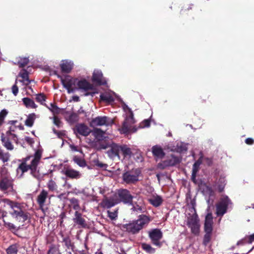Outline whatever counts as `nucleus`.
<instances>
[{
	"label": "nucleus",
	"mask_w": 254,
	"mask_h": 254,
	"mask_svg": "<svg viewBox=\"0 0 254 254\" xmlns=\"http://www.w3.org/2000/svg\"><path fill=\"white\" fill-rule=\"evenodd\" d=\"M150 221L151 219L149 216L141 214L138 216L137 219L124 224L123 227L128 233L131 234H136L146 227Z\"/></svg>",
	"instance_id": "f257e3e1"
},
{
	"label": "nucleus",
	"mask_w": 254,
	"mask_h": 254,
	"mask_svg": "<svg viewBox=\"0 0 254 254\" xmlns=\"http://www.w3.org/2000/svg\"><path fill=\"white\" fill-rule=\"evenodd\" d=\"M42 156V154L39 150L36 151L34 155V158L31 162L30 165L26 164V161L30 159V156L26 157L23 159L22 162L19 165L18 169L22 171V173L30 170V174L34 177L37 175V169L38 165L40 162Z\"/></svg>",
	"instance_id": "f03ea898"
},
{
	"label": "nucleus",
	"mask_w": 254,
	"mask_h": 254,
	"mask_svg": "<svg viewBox=\"0 0 254 254\" xmlns=\"http://www.w3.org/2000/svg\"><path fill=\"white\" fill-rule=\"evenodd\" d=\"M213 216L211 213H208L205 216L204 231L205 234L203 239V244L207 246L210 242L212 238L213 231Z\"/></svg>",
	"instance_id": "7ed1b4c3"
},
{
	"label": "nucleus",
	"mask_w": 254,
	"mask_h": 254,
	"mask_svg": "<svg viewBox=\"0 0 254 254\" xmlns=\"http://www.w3.org/2000/svg\"><path fill=\"white\" fill-rule=\"evenodd\" d=\"M200 220L194 210V213L187 218V225L190 229L191 233L194 235H198L200 233Z\"/></svg>",
	"instance_id": "20e7f679"
},
{
	"label": "nucleus",
	"mask_w": 254,
	"mask_h": 254,
	"mask_svg": "<svg viewBox=\"0 0 254 254\" xmlns=\"http://www.w3.org/2000/svg\"><path fill=\"white\" fill-rule=\"evenodd\" d=\"M116 194L117 196V201H119V203L123 202L127 205H133V196L131 194L128 190L125 189H119Z\"/></svg>",
	"instance_id": "39448f33"
},
{
	"label": "nucleus",
	"mask_w": 254,
	"mask_h": 254,
	"mask_svg": "<svg viewBox=\"0 0 254 254\" xmlns=\"http://www.w3.org/2000/svg\"><path fill=\"white\" fill-rule=\"evenodd\" d=\"M230 204H232V202L228 196H223L216 205V215L218 216H223L227 212L228 206Z\"/></svg>",
	"instance_id": "423d86ee"
},
{
	"label": "nucleus",
	"mask_w": 254,
	"mask_h": 254,
	"mask_svg": "<svg viewBox=\"0 0 254 254\" xmlns=\"http://www.w3.org/2000/svg\"><path fill=\"white\" fill-rule=\"evenodd\" d=\"M140 173L138 169L127 171L123 174V180L127 184H135L139 181Z\"/></svg>",
	"instance_id": "0eeeda50"
},
{
	"label": "nucleus",
	"mask_w": 254,
	"mask_h": 254,
	"mask_svg": "<svg viewBox=\"0 0 254 254\" xmlns=\"http://www.w3.org/2000/svg\"><path fill=\"white\" fill-rule=\"evenodd\" d=\"M148 236L153 245L158 248L161 247L162 243L160 240L163 238V233L160 229L156 228L149 231Z\"/></svg>",
	"instance_id": "6e6552de"
},
{
	"label": "nucleus",
	"mask_w": 254,
	"mask_h": 254,
	"mask_svg": "<svg viewBox=\"0 0 254 254\" xmlns=\"http://www.w3.org/2000/svg\"><path fill=\"white\" fill-rule=\"evenodd\" d=\"M114 124V121L106 116H98L93 119L91 122L92 126H110Z\"/></svg>",
	"instance_id": "1a4fd4ad"
},
{
	"label": "nucleus",
	"mask_w": 254,
	"mask_h": 254,
	"mask_svg": "<svg viewBox=\"0 0 254 254\" xmlns=\"http://www.w3.org/2000/svg\"><path fill=\"white\" fill-rule=\"evenodd\" d=\"M135 121L133 117V112L129 109V114L124 121L122 127L120 129L123 133L127 134L129 130V126L134 124Z\"/></svg>",
	"instance_id": "9d476101"
},
{
	"label": "nucleus",
	"mask_w": 254,
	"mask_h": 254,
	"mask_svg": "<svg viewBox=\"0 0 254 254\" xmlns=\"http://www.w3.org/2000/svg\"><path fill=\"white\" fill-rule=\"evenodd\" d=\"M118 203L119 201H117V194H115L110 197L105 196L100 203V205L104 208L109 209Z\"/></svg>",
	"instance_id": "9b49d317"
},
{
	"label": "nucleus",
	"mask_w": 254,
	"mask_h": 254,
	"mask_svg": "<svg viewBox=\"0 0 254 254\" xmlns=\"http://www.w3.org/2000/svg\"><path fill=\"white\" fill-rule=\"evenodd\" d=\"M74 222V226L77 225L78 228H85L87 224L85 219L82 217V214L76 211L74 213V217L72 219Z\"/></svg>",
	"instance_id": "f8f14e48"
},
{
	"label": "nucleus",
	"mask_w": 254,
	"mask_h": 254,
	"mask_svg": "<svg viewBox=\"0 0 254 254\" xmlns=\"http://www.w3.org/2000/svg\"><path fill=\"white\" fill-rule=\"evenodd\" d=\"M74 132L76 134L87 136L91 133V130L84 124H78L74 127Z\"/></svg>",
	"instance_id": "ddd939ff"
},
{
	"label": "nucleus",
	"mask_w": 254,
	"mask_h": 254,
	"mask_svg": "<svg viewBox=\"0 0 254 254\" xmlns=\"http://www.w3.org/2000/svg\"><path fill=\"white\" fill-rule=\"evenodd\" d=\"M73 62L68 60H63L60 64L62 72L63 73H69L73 67Z\"/></svg>",
	"instance_id": "4468645a"
},
{
	"label": "nucleus",
	"mask_w": 254,
	"mask_h": 254,
	"mask_svg": "<svg viewBox=\"0 0 254 254\" xmlns=\"http://www.w3.org/2000/svg\"><path fill=\"white\" fill-rule=\"evenodd\" d=\"M48 196V193L47 191L45 190H43L38 195L37 198V202L39 205L40 209L43 212H44V206Z\"/></svg>",
	"instance_id": "2eb2a0df"
},
{
	"label": "nucleus",
	"mask_w": 254,
	"mask_h": 254,
	"mask_svg": "<svg viewBox=\"0 0 254 254\" xmlns=\"http://www.w3.org/2000/svg\"><path fill=\"white\" fill-rule=\"evenodd\" d=\"M92 80L93 82L96 83L99 85H104L107 84V82L104 78L102 72L100 71L94 72Z\"/></svg>",
	"instance_id": "dca6fc26"
},
{
	"label": "nucleus",
	"mask_w": 254,
	"mask_h": 254,
	"mask_svg": "<svg viewBox=\"0 0 254 254\" xmlns=\"http://www.w3.org/2000/svg\"><path fill=\"white\" fill-rule=\"evenodd\" d=\"M77 85L79 89H83L85 91L95 89L93 85L85 79L79 80L77 83Z\"/></svg>",
	"instance_id": "f3484780"
},
{
	"label": "nucleus",
	"mask_w": 254,
	"mask_h": 254,
	"mask_svg": "<svg viewBox=\"0 0 254 254\" xmlns=\"http://www.w3.org/2000/svg\"><path fill=\"white\" fill-rule=\"evenodd\" d=\"M61 78V83L63 86L67 90L68 93L73 92L74 89L72 87V86L75 82L72 81V79L66 80L64 79L62 76H58Z\"/></svg>",
	"instance_id": "a211bd4d"
},
{
	"label": "nucleus",
	"mask_w": 254,
	"mask_h": 254,
	"mask_svg": "<svg viewBox=\"0 0 254 254\" xmlns=\"http://www.w3.org/2000/svg\"><path fill=\"white\" fill-rule=\"evenodd\" d=\"M29 72L24 68H22L18 74V76L21 78L19 81L22 82L25 85H28L30 83V80L29 78Z\"/></svg>",
	"instance_id": "6ab92c4d"
},
{
	"label": "nucleus",
	"mask_w": 254,
	"mask_h": 254,
	"mask_svg": "<svg viewBox=\"0 0 254 254\" xmlns=\"http://www.w3.org/2000/svg\"><path fill=\"white\" fill-rule=\"evenodd\" d=\"M152 152L154 157L160 159L163 158L165 155L162 147L157 145L152 147Z\"/></svg>",
	"instance_id": "aec40b11"
},
{
	"label": "nucleus",
	"mask_w": 254,
	"mask_h": 254,
	"mask_svg": "<svg viewBox=\"0 0 254 254\" xmlns=\"http://www.w3.org/2000/svg\"><path fill=\"white\" fill-rule=\"evenodd\" d=\"M120 151V145L116 143H113L111 146V149L108 150L109 155L111 157H120L119 152Z\"/></svg>",
	"instance_id": "412c9836"
},
{
	"label": "nucleus",
	"mask_w": 254,
	"mask_h": 254,
	"mask_svg": "<svg viewBox=\"0 0 254 254\" xmlns=\"http://www.w3.org/2000/svg\"><path fill=\"white\" fill-rule=\"evenodd\" d=\"M192 4H184L181 9L180 14L182 18H185L188 16L190 13V11L192 10Z\"/></svg>",
	"instance_id": "4be33fe9"
},
{
	"label": "nucleus",
	"mask_w": 254,
	"mask_h": 254,
	"mask_svg": "<svg viewBox=\"0 0 254 254\" xmlns=\"http://www.w3.org/2000/svg\"><path fill=\"white\" fill-rule=\"evenodd\" d=\"M29 214L27 212L23 211L22 210H20L19 211H17V221L21 223L25 222L30 219Z\"/></svg>",
	"instance_id": "5701e85b"
},
{
	"label": "nucleus",
	"mask_w": 254,
	"mask_h": 254,
	"mask_svg": "<svg viewBox=\"0 0 254 254\" xmlns=\"http://www.w3.org/2000/svg\"><path fill=\"white\" fill-rule=\"evenodd\" d=\"M65 175L71 179H79L81 175L79 172L73 169H67L64 172Z\"/></svg>",
	"instance_id": "b1692460"
},
{
	"label": "nucleus",
	"mask_w": 254,
	"mask_h": 254,
	"mask_svg": "<svg viewBox=\"0 0 254 254\" xmlns=\"http://www.w3.org/2000/svg\"><path fill=\"white\" fill-rule=\"evenodd\" d=\"M180 160L178 157L172 155L170 158L164 160V164L167 167L173 166L180 163Z\"/></svg>",
	"instance_id": "393cba45"
},
{
	"label": "nucleus",
	"mask_w": 254,
	"mask_h": 254,
	"mask_svg": "<svg viewBox=\"0 0 254 254\" xmlns=\"http://www.w3.org/2000/svg\"><path fill=\"white\" fill-rule=\"evenodd\" d=\"M1 141L3 144V145L8 150H12L13 149V146L10 141V138H12L11 136H4L3 133H2L1 136Z\"/></svg>",
	"instance_id": "a878e982"
},
{
	"label": "nucleus",
	"mask_w": 254,
	"mask_h": 254,
	"mask_svg": "<svg viewBox=\"0 0 254 254\" xmlns=\"http://www.w3.org/2000/svg\"><path fill=\"white\" fill-rule=\"evenodd\" d=\"M149 202L154 207H158L163 202V199L162 197L159 195H156L152 198H150L148 199Z\"/></svg>",
	"instance_id": "bb28decb"
},
{
	"label": "nucleus",
	"mask_w": 254,
	"mask_h": 254,
	"mask_svg": "<svg viewBox=\"0 0 254 254\" xmlns=\"http://www.w3.org/2000/svg\"><path fill=\"white\" fill-rule=\"evenodd\" d=\"M61 235L63 238V242L64 243L65 246L67 248V249L69 250L70 249L73 251L74 246V244L71 243L70 238L68 236L64 237L62 233H61Z\"/></svg>",
	"instance_id": "cd10ccee"
},
{
	"label": "nucleus",
	"mask_w": 254,
	"mask_h": 254,
	"mask_svg": "<svg viewBox=\"0 0 254 254\" xmlns=\"http://www.w3.org/2000/svg\"><path fill=\"white\" fill-rule=\"evenodd\" d=\"M120 151L122 152L124 157H130L132 155L131 149L127 145H120Z\"/></svg>",
	"instance_id": "c85d7f7f"
},
{
	"label": "nucleus",
	"mask_w": 254,
	"mask_h": 254,
	"mask_svg": "<svg viewBox=\"0 0 254 254\" xmlns=\"http://www.w3.org/2000/svg\"><path fill=\"white\" fill-rule=\"evenodd\" d=\"M16 121H10L9 122V124H11V126L9 127V130L6 132V135L11 136L12 138H14L16 136L15 132V130L16 129V126H15V123Z\"/></svg>",
	"instance_id": "c756f323"
},
{
	"label": "nucleus",
	"mask_w": 254,
	"mask_h": 254,
	"mask_svg": "<svg viewBox=\"0 0 254 254\" xmlns=\"http://www.w3.org/2000/svg\"><path fill=\"white\" fill-rule=\"evenodd\" d=\"M24 104L28 108H36L37 105L35 104L33 100L29 98H24L22 99Z\"/></svg>",
	"instance_id": "7c9ffc66"
},
{
	"label": "nucleus",
	"mask_w": 254,
	"mask_h": 254,
	"mask_svg": "<svg viewBox=\"0 0 254 254\" xmlns=\"http://www.w3.org/2000/svg\"><path fill=\"white\" fill-rule=\"evenodd\" d=\"M100 99L106 103H110L114 101V99L110 94L102 93L100 95Z\"/></svg>",
	"instance_id": "2f4dec72"
},
{
	"label": "nucleus",
	"mask_w": 254,
	"mask_h": 254,
	"mask_svg": "<svg viewBox=\"0 0 254 254\" xmlns=\"http://www.w3.org/2000/svg\"><path fill=\"white\" fill-rule=\"evenodd\" d=\"M65 119L68 123L73 124L78 121V116L76 113L72 112L69 114L68 117H65Z\"/></svg>",
	"instance_id": "473e14b6"
},
{
	"label": "nucleus",
	"mask_w": 254,
	"mask_h": 254,
	"mask_svg": "<svg viewBox=\"0 0 254 254\" xmlns=\"http://www.w3.org/2000/svg\"><path fill=\"white\" fill-rule=\"evenodd\" d=\"M73 160L78 166L81 167H84L87 165L85 160L77 156H75L73 158Z\"/></svg>",
	"instance_id": "72a5a7b5"
},
{
	"label": "nucleus",
	"mask_w": 254,
	"mask_h": 254,
	"mask_svg": "<svg viewBox=\"0 0 254 254\" xmlns=\"http://www.w3.org/2000/svg\"><path fill=\"white\" fill-rule=\"evenodd\" d=\"M141 247L144 251L149 254H154L156 251L155 249L152 248L150 245L146 243L142 244Z\"/></svg>",
	"instance_id": "f704fd0d"
},
{
	"label": "nucleus",
	"mask_w": 254,
	"mask_h": 254,
	"mask_svg": "<svg viewBox=\"0 0 254 254\" xmlns=\"http://www.w3.org/2000/svg\"><path fill=\"white\" fill-rule=\"evenodd\" d=\"M35 117V114L32 113L29 114L25 122V125L27 126V127H31L33 125Z\"/></svg>",
	"instance_id": "c9c22d12"
},
{
	"label": "nucleus",
	"mask_w": 254,
	"mask_h": 254,
	"mask_svg": "<svg viewBox=\"0 0 254 254\" xmlns=\"http://www.w3.org/2000/svg\"><path fill=\"white\" fill-rule=\"evenodd\" d=\"M202 156H200L199 159L195 162L192 166V170L193 171V174L197 173L199 170V166L202 162Z\"/></svg>",
	"instance_id": "e433bc0d"
},
{
	"label": "nucleus",
	"mask_w": 254,
	"mask_h": 254,
	"mask_svg": "<svg viewBox=\"0 0 254 254\" xmlns=\"http://www.w3.org/2000/svg\"><path fill=\"white\" fill-rule=\"evenodd\" d=\"M47 187L49 190L51 191H54L58 189V186L55 181L53 180H50L47 183Z\"/></svg>",
	"instance_id": "4c0bfd02"
},
{
	"label": "nucleus",
	"mask_w": 254,
	"mask_h": 254,
	"mask_svg": "<svg viewBox=\"0 0 254 254\" xmlns=\"http://www.w3.org/2000/svg\"><path fill=\"white\" fill-rule=\"evenodd\" d=\"M204 191L206 194L208 195L209 197L214 196L215 195V192L212 188L209 185H205Z\"/></svg>",
	"instance_id": "58836bf2"
},
{
	"label": "nucleus",
	"mask_w": 254,
	"mask_h": 254,
	"mask_svg": "<svg viewBox=\"0 0 254 254\" xmlns=\"http://www.w3.org/2000/svg\"><path fill=\"white\" fill-rule=\"evenodd\" d=\"M29 62V60L28 58H22L20 59V60L17 63V64L19 67L23 68L26 66Z\"/></svg>",
	"instance_id": "ea45409f"
},
{
	"label": "nucleus",
	"mask_w": 254,
	"mask_h": 254,
	"mask_svg": "<svg viewBox=\"0 0 254 254\" xmlns=\"http://www.w3.org/2000/svg\"><path fill=\"white\" fill-rule=\"evenodd\" d=\"M35 99L37 102L40 103L42 105H46V104H44V102L45 101L46 97L44 93L37 94Z\"/></svg>",
	"instance_id": "a19ab883"
},
{
	"label": "nucleus",
	"mask_w": 254,
	"mask_h": 254,
	"mask_svg": "<svg viewBox=\"0 0 254 254\" xmlns=\"http://www.w3.org/2000/svg\"><path fill=\"white\" fill-rule=\"evenodd\" d=\"M47 254H61L58 248L55 245H52L48 252Z\"/></svg>",
	"instance_id": "79ce46f5"
},
{
	"label": "nucleus",
	"mask_w": 254,
	"mask_h": 254,
	"mask_svg": "<svg viewBox=\"0 0 254 254\" xmlns=\"http://www.w3.org/2000/svg\"><path fill=\"white\" fill-rule=\"evenodd\" d=\"M50 106L51 108H49V109L54 114H58L60 113V108H59L56 104L54 103H51Z\"/></svg>",
	"instance_id": "37998d69"
},
{
	"label": "nucleus",
	"mask_w": 254,
	"mask_h": 254,
	"mask_svg": "<svg viewBox=\"0 0 254 254\" xmlns=\"http://www.w3.org/2000/svg\"><path fill=\"white\" fill-rule=\"evenodd\" d=\"M218 183H221V184L218 185V190L219 192H221L224 190L225 185L224 179L220 178Z\"/></svg>",
	"instance_id": "c03bdc74"
},
{
	"label": "nucleus",
	"mask_w": 254,
	"mask_h": 254,
	"mask_svg": "<svg viewBox=\"0 0 254 254\" xmlns=\"http://www.w3.org/2000/svg\"><path fill=\"white\" fill-rule=\"evenodd\" d=\"M6 251L7 254H16V244L10 246Z\"/></svg>",
	"instance_id": "a18cd8bd"
},
{
	"label": "nucleus",
	"mask_w": 254,
	"mask_h": 254,
	"mask_svg": "<svg viewBox=\"0 0 254 254\" xmlns=\"http://www.w3.org/2000/svg\"><path fill=\"white\" fill-rule=\"evenodd\" d=\"M107 213L108 216L112 220H115L118 216L117 210L114 211L113 212L108 210Z\"/></svg>",
	"instance_id": "49530a36"
},
{
	"label": "nucleus",
	"mask_w": 254,
	"mask_h": 254,
	"mask_svg": "<svg viewBox=\"0 0 254 254\" xmlns=\"http://www.w3.org/2000/svg\"><path fill=\"white\" fill-rule=\"evenodd\" d=\"M0 189L2 190H5L8 189V183L6 180L2 179L0 181Z\"/></svg>",
	"instance_id": "de8ad7c7"
},
{
	"label": "nucleus",
	"mask_w": 254,
	"mask_h": 254,
	"mask_svg": "<svg viewBox=\"0 0 254 254\" xmlns=\"http://www.w3.org/2000/svg\"><path fill=\"white\" fill-rule=\"evenodd\" d=\"M7 114V112L6 110H2L0 112V126L2 125L3 123L4 119Z\"/></svg>",
	"instance_id": "09e8293b"
},
{
	"label": "nucleus",
	"mask_w": 254,
	"mask_h": 254,
	"mask_svg": "<svg viewBox=\"0 0 254 254\" xmlns=\"http://www.w3.org/2000/svg\"><path fill=\"white\" fill-rule=\"evenodd\" d=\"M136 205H135L133 203V205L132 206L131 210L132 211H136L139 212H142L143 211V208L139 206V205L135 203Z\"/></svg>",
	"instance_id": "8fccbe9b"
},
{
	"label": "nucleus",
	"mask_w": 254,
	"mask_h": 254,
	"mask_svg": "<svg viewBox=\"0 0 254 254\" xmlns=\"http://www.w3.org/2000/svg\"><path fill=\"white\" fill-rule=\"evenodd\" d=\"M53 131L60 138H63V137L65 135L64 131V130L59 131L56 130L55 128H53Z\"/></svg>",
	"instance_id": "3c124183"
},
{
	"label": "nucleus",
	"mask_w": 254,
	"mask_h": 254,
	"mask_svg": "<svg viewBox=\"0 0 254 254\" xmlns=\"http://www.w3.org/2000/svg\"><path fill=\"white\" fill-rule=\"evenodd\" d=\"M104 134V131H103L100 128H95V129H94V131H93V134L96 137H97V136L102 137Z\"/></svg>",
	"instance_id": "603ef678"
},
{
	"label": "nucleus",
	"mask_w": 254,
	"mask_h": 254,
	"mask_svg": "<svg viewBox=\"0 0 254 254\" xmlns=\"http://www.w3.org/2000/svg\"><path fill=\"white\" fill-rule=\"evenodd\" d=\"M54 124L58 127H60L62 126V123L58 117L55 116L54 117Z\"/></svg>",
	"instance_id": "864d4df0"
},
{
	"label": "nucleus",
	"mask_w": 254,
	"mask_h": 254,
	"mask_svg": "<svg viewBox=\"0 0 254 254\" xmlns=\"http://www.w3.org/2000/svg\"><path fill=\"white\" fill-rule=\"evenodd\" d=\"M245 240H247V242L249 244L252 243L254 242V233L246 237Z\"/></svg>",
	"instance_id": "5fc2aeb1"
},
{
	"label": "nucleus",
	"mask_w": 254,
	"mask_h": 254,
	"mask_svg": "<svg viewBox=\"0 0 254 254\" xmlns=\"http://www.w3.org/2000/svg\"><path fill=\"white\" fill-rule=\"evenodd\" d=\"M142 127H137L136 126H132V125L129 126V130H128V132L127 133H134L135 132L138 128H141Z\"/></svg>",
	"instance_id": "6e6d98bb"
},
{
	"label": "nucleus",
	"mask_w": 254,
	"mask_h": 254,
	"mask_svg": "<svg viewBox=\"0 0 254 254\" xmlns=\"http://www.w3.org/2000/svg\"><path fill=\"white\" fill-rule=\"evenodd\" d=\"M0 159L3 161V162H6L8 160V157L7 154H4L1 152L0 153Z\"/></svg>",
	"instance_id": "4d7b16f0"
},
{
	"label": "nucleus",
	"mask_w": 254,
	"mask_h": 254,
	"mask_svg": "<svg viewBox=\"0 0 254 254\" xmlns=\"http://www.w3.org/2000/svg\"><path fill=\"white\" fill-rule=\"evenodd\" d=\"M205 163L209 166H211L212 164V160L211 158L206 157L204 159Z\"/></svg>",
	"instance_id": "13d9d810"
},
{
	"label": "nucleus",
	"mask_w": 254,
	"mask_h": 254,
	"mask_svg": "<svg viewBox=\"0 0 254 254\" xmlns=\"http://www.w3.org/2000/svg\"><path fill=\"white\" fill-rule=\"evenodd\" d=\"M178 151L180 152L186 151L187 150V148L185 145H181L180 146L177 145Z\"/></svg>",
	"instance_id": "bf43d9fd"
},
{
	"label": "nucleus",
	"mask_w": 254,
	"mask_h": 254,
	"mask_svg": "<svg viewBox=\"0 0 254 254\" xmlns=\"http://www.w3.org/2000/svg\"><path fill=\"white\" fill-rule=\"evenodd\" d=\"M8 227L10 230L13 232L14 234H16V229L15 226L13 224L8 223Z\"/></svg>",
	"instance_id": "052dcab7"
},
{
	"label": "nucleus",
	"mask_w": 254,
	"mask_h": 254,
	"mask_svg": "<svg viewBox=\"0 0 254 254\" xmlns=\"http://www.w3.org/2000/svg\"><path fill=\"white\" fill-rule=\"evenodd\" d=\"M245 143L248 145H252L254 143V139L252 138H247L245 140Z\"/></svg>",
	"instance_id": "680f3d73"
},
{
	"label": "nucleus",
	"mask_w": 254,
	"mask_h": 254,
	"mask_svg": "<svg viewBox=\"0 0 254 254\" xmlns=\"http://www.w3.org/2000/svg\"><path fill=\"white\" fill-rule=\"evenodd\" d=\"M158 167L160 169H164L167 167V166H165V164H164V161H163L162 162L158 163Z\"/></svg>",
	"instance_id": "e2e57ef3"
},
{
	"label": "nucleus",
	"mask_w": 254,
	"mask_h": 254,
	"mask_svg": "<svg viewBox=\"0 0 254 254\" xmlns=\"http://www.w3.org/2000/svg\"><path fill=\"white\" fill-rule=\"evenodd\" d=\"M71 203L72 204V205H76L78 203H79L78 200L75 198H72L70 200Z\"/></svg>",
	"instance_id": "0e129e2a"
},
{
	"label": "nucleus",
	"mask_w": 254,
	"mask_h": 254,
	"mask_svg": "<svg viewBox=\"0 0 254 254\" xmlns=\"http://www.w3.org/2000/svg\"><path fill=\"white\" fill-rule=\"evenodd\" d=\"M96 166L99 167L100 168H104L106 166V164H103L102 163H100L99 162H98L96 164Z\"/></svg>",
	"instance_id": "69168bd1"
},
{
	"label": "nucleus",
	"mask_w": 254,
	"mask_h": 254,
	"mask_svg": "<svg viewBox=\"0 0 254 254\" xmlns=\"http://www.w3.org/2000/svg\"><path fill=\"white\" fill-rule=\"evenodd\" d=\"M12 91L13 94L16 96V82L13 85L12 87Z\"/></svg>",
	"instance_id": "338daca9"
},
{
	"label": "nucleus",
	"mask_w": 254,
	"mask_h": 254,
	"mask_svg": "<svg viewBox=\"0 0 254 254\" xmlns=\"http://www.w3.org/2000/svg\"><path fill=\"white\" fill-rule=\"evenodd\" d=\"M72 208L74 210H75L76 211H77V210H79L80 209V206H79V203H78L76 205H73Z\"/></svg>",
	"instance_id": "774afa93"
}]
</instances>
